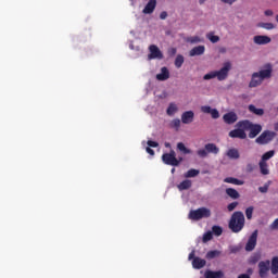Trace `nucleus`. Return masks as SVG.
Wrapping results in <instances>:
<instances>
[{
  "label": "nucleus",
  "mask_w": 278,
  "mask_h": 278,
  "mask_svg": "<svg viewBox=\"0 0 278 278\" xmlns=\"http://www.w3.org/2000/svg\"><path fill=\"white\" fill-rule=\"evenodd\" d=\"M274 129H275V131H278V123L274 124Z\"/></svg>",
  "instance_id": "56"
},
{
  "label": "nucleus",
  "mask_w": 278,
  "mask_h": 278,
  "mask_svg": "<svg viewBox=\"0 0 278 278\" xmlns=\"http://www.w3.org/2000/svg\"><path fill=\"white\" fill-rule=\"evenodd\" d=\"M271 157H275V150H270L268 152H265L262 155L261 162H268Z\"/></svg>",
  "instance_id": "32"
},
{
  "label": "nucleus",
  "mask_w": 278,
  "mask_h": 278,
  "mask_svg": "<svg viewBox=\"0 0 278 278\" xmlns=\"http://www.w3.org/2000/svg\"><path fill=\"white\" fill-rule=\"evenodd\" d=\"M238 251H240V248H238V247L230 248V253H238Z\"/></svg>",
  "instance_id": "51"
},
{
  "label": "nucleus",
  "mask_w": 278,
  "mask_h": 278,
  "mask_svg": "<svg viewBox=\"0 0 278 278\" xmlns=\"http://www.w3.org/2000/svg\"><path fill=\"white\" fill-rule=\"evenodd\" d=\"M262 260V254L260 253H253L249 258H248V264L250 265H255Z\"/></svg>",
  "instance_id": "26"
},
{
  "label": "nucleus",
  "mask_w": 278,
  "mask_h": 278,
  "mask_svg": "<svg viewBox=\"0 0 278 278\" xmlns=\"http://www.w3.org/2000/svg\"><path fill=\"white\" fill-rule=\"evenodd\" d=\"M146 151H147V153H149V155H155V151L149 147L146 148Z\"/></svg>",
  "instance_id": "50"
},
{
  "label": "nucleus",
  "mask_w": 278,
  "mask_h": 278,
  "mask_svg": "<svg viewBox=\"0 0 278 278\" xmlns=\"http://www.w3.org/2000/svg\"><path fill=\"white\" fill-rule=\"evenodd\" d=\"M223 121L226 123V125H233V123L238 121V114L233 112L226 113L223 116Z\"/></svg>",
  "instance_id": "15"
},
{
  "label": "nucleus",
  "mask_w": 278,
  "mask_h": 278,
  "mask_svg": "<svg viewBox=\"0 0 278 278\" xmlns=\"http://www.w3.org/2000/svg\"><path fill=\"white\" fill-rule=\"evenodd\" d=\"M206 264H207V261L199 256L194 257L192 261V267L195 268V270H201V268H205Z\"/></svg>",
  "instance_id": "17"
},
{
  "label": "nucleus",
  "mask_w": 278,
  "mask_h": 278,
  "mask_svg": "<svg viewBox=\"0 0 278 278\" xmlns=\"http://www.w3.org/2000/svg\"><path fill=\"white\" fill-rule=\"evenodd\" d=\"M212 216V211L207 207H200L193 211H190L189 218L190 220H201L202 218H210Z\"/></svg>",
  "instance_id": "6"
},
{
  "label": "nucleus",
  "mask_w": 278,
  "mask_h": 278,
  "mask_svg": "<svg viewBox=\"0 0 278 278\" xmlns=\"http://www.w3.org/2000/svg\"><path fill=\"white\" fill-rule=\"evenodd\" d=\"M247 273L251 277V275H253V269L252 268H248Z\"/></svg>",
  "instance_id": "55"
},
{
  "label": "nucleus",
  "mask_w": 278,
  "mask_h": 278,
  "mask_svg": "<svg viewBox=\"0 0 278 278\" xmlns=\"http://www.w3.org/2000/svg\"><path fill=\"white\" fill-rule=\"evenodd\" d=\"M226 155L229 157V160H240V152L236 148L229 149Z\"/></svg>",
  "instance_id": "22"
},
{
  "label": "nucleus",
  "mask_w": 278,
  "mask_h": 278,
  "mask_svg": "<svg viewBox=\"0 0 278 278\" xmlns=\"http://www.w3.org/2000/svg\"><path fill=\"white\" fill-rule=\"evenodd\" d=\"M269 228L271 229V231H275L278 229V218H276L269 226Z\"/></svg>",
  "instance_id": "44"
},
{
  "label": "nucleus",
  "mask_w": 278,
  "mask_h": 278,
  "mask_svg": "<svg viewBox=\"0 0 278 278\" xmlns=\"http://www.w3.org/2000/svg\"><path fill=\"white\" fill-rule=\"evenodd\" d=\"M225 184H232L233 186H244V180L235 178V177H227L224 179Z\"/></svg>",
  "instance_id": "24"
},
{
  "label": "nucleus",
  "mask_w": 278,
  "mask_h": 278,
  "mask_svg": "<svg viewBox=\"0 0 278 278\" xmlns=\"http://www.w3.org/2000/svg\"><path fill=\"white\" fill-rule=\"evenodd\" d=\"M131 1V3H134V0H130Z\"/></svg>",
  "instance_id": "59"
},
{
  "label": "nucleus",
  "mask_w": 278,
  "mask_h": 278,
  "mask_svg": "<svg viewBox=\"0 0 278 278\" xmlns=\"http://www.w3.org/2000/svg\"><path fill=\"white\" fill-rule=\"evenodd\" d=\"M177 149H178V151H180L185 155H190V153H192V150L186 148V144H184V142H178L177 143Z\"/></svg>",
  "instance_id": "29"
},
{
  "label": "nucleus",
  "mask_w": 278,
  "mask_h": 278,
  "mask_svg": "<svg viewBox=\"0 0 278 278\" xmlns=\"http://www.w3.org/2000/svg\"><path fill=\"white\" fill-rule=\"evenodd\" d=\"M236 127H242V129H245V131H250L249 138H251V139L257 138V136H260V134H262V125L253 124L249 119L239 121L236 124Z\"/></svg>",
  "instance_id": "4"
},
{
  "label": "nucleus",
  "mask_w": 278,
  "mask_h": 278,
  "mask_svg": "<svg viewBox=\"0 0 278 278\" xmlns=\"http://www.w3.org/2000/svg\"><path fill=\"white\" fill-rule=\"evenodd\" d=\"M170 77V72H168L167 67H162L161 73L156 75V79L159 81H166Z\"/></svg>",
  "instance_id": "21"
},
{
  "label": "nucleus",
  "mask_w": 278,
  "mask_h": 278,
  "mask_svg": "<svg viewBox=\"0 0 278 278\" xmlns=\"http://www.w3.org/2000/svg\"><path fill=\"white\" fill-rule=\"evenodd\" d=\"M226 194H227V197H229L233 201L240 199V192H238V190H236L233 188H227L226 189Z\"/></svg>",
  "instance_id": "23"
},
{
  "label": "nucleus",
  "mask_w": 278,
  "mask_h": 278,
  "mask_svg": "<svg viewBox=\"0 0 278 278\" xmlns=\"http://www.w3.org/2000/svg\"><path fill=\"white\" fill-rule=\"evenodd\" d=\"M214 238V233L212 231H207L203 235V242H210Z\"/></svg>",
  "instance_id": "38"
},
{
  "label": "nucleus",
  "mask_w": 278,
  "mask_h": 278,
  "mask_svg": "<svg viewBox=\"0 0 278 278\" xmlns=\"http://www.w3.org/2000/svg\"><path fill=\"white\" fill-rule=\"evenodd\" d=\"M194 121V112L193 111H186L181 114V123L184 125H190Z\"/></svg>",
  "instance_id": "14"
},
{
  "label": "nucleus",
  "mask_w": 278,
  "mask_h": 278,
  "mask_svg": "<svg viewBox=\"0 0 278 278\" xmlns=\"http://www.w3.org/2000/svg\"><path fill=\"white\" fill-rule=\"evenodd\" d=\"M257 235L258 231L254 230L252 235L249 237L248 242L245 244V251L250 253L251 251H255V247H257Z\"/></svg>",
  "instance_id": "9"
},
{
  "label": "nucleus",
  "mask_w": 278,
  "mask_h": 278,
  "mask_svg": "<svg viewBox=\"0 0 278 278\" xmlns=\"http://www.w3.org/2000/svg\"><path fill=\"white\" fill-rule=\"evenodd\" d=\"M269 273H271V275L278 274V256L271 258V265L270 260L261 261L258 263V277L268 278Z\"/></svg>",
  "instance_id": "1"
},
{
  "label": "nucleus",
  "mask_w": 278,
  "mask_h": 278,
  "mask_svg": "<svg viewBox=\"0 0 278 278\" xmlns=\"http://www.w3.org/2000/svg\"><path fill=\"white\" fill-rule=\"evenodd\" d=\"M172 174H175V167H174V168H172Z\"/></svg>",
  "instance_id": "57"
},
{
  "label": "nucleus",
  "mask_w": 278,
  "mask_h": 278,
  "mask_svg": "<svg viewBox=\"0 0 278 278\" xmlns=\"http://www.w3.org/2000/svg\"><path fill=\"white\" fill-rule=\"evenodd\" d=\"M206 38H207L210 41H212L214 45H215L216 42H219V40H220V37L214 35V33H208V34L206 35Z\"/></svg>",
  "instance_id": "35"
},
{
  "label": "nucleus",
  "mask_w": 278,
  "mask_h": 278,
  "mask_svg": "<svg viewBox=\"0 0 278 278\" xmlns=\"http://www.w3.org/2000/svg\"><path fill=\"white\" fill-rule=\"evenodd\" d=\"M258 27H263V29H275V24L273 23H261Z\"/></svg>",
  "instance_id": "39"
},
{
  "label": "nucleus",
  "mask_w": 278,
  "mask_h": 278,
  "mask_svg": "<svg viewBox=\"0 0 278 278\" xmlns=\"http://www.w3.org/2000/svg\"><path fill=\"white\" fill-rule=\"evenodd\" d=\"M255 45H268L270 43V37L265 35H256L253 38Z\"/></svg>",
  "instance_id": "19"
},
{
  "label": "nucleus",
  "mask_w": 278,
  "mask_h": 278,
  "mask_svg": "<svg viewBox=\"0 0 278 278\" xmlns=\"http://www.w3.org/2000/svg\"><path fill=\"white\" fill-rule=\"evenodd\" d=\"M194 251H192L190 254H189V260H192V262L194 261Z\"/></svg>",
  "instance_id": "54"
},
{
  "label": "nucleus",
  "mask_w": 278,
  "mask_h": 278,
  "mask_svg": "<svg viewBox=\"0 0 278 278\" xmlns=\"http://www.w3.org/2000/svg\"><path fill=\"white\" fill-rule=\"evenodd\" d=\"M222 3H228V5H233V3H236V1L238 0H220Z\"/></svg>",
  "instance_id": "49"
},
{
  "label": "nucleus",
  "mask_w": 278,
  "mask_h": 278,
  "mask_svg": "<svg viewBox=\"0 0 278 278\" xmlns=\"http://www.w3.org/2000/svg\"><path fill=\"white\" fill-rule=\"evenodd\" d=\"M211 232L214 233V236H223V227L213 226Z\"/></svg>",
  "instance_id": "36"
},
{
  "label": "nucleus",
  "mask_w": 278,
  "mask_h": 278,
  "mask_svg": "<svg viewBox=\"0 0 278 278\" xmlns=\"http://www.w3.org/2000/svg\"><path fill=\"white\" fill-rule=\"evenodd\" d=\"M200 110L203 114H211L212 118L214 119L220 118V113L218 112V110L212 109V106L210 105H202Z\"/></svg>",
  "instance_id": "13"
},
{
  "label": "nucleus",
  "mask_w": 278,
  "mask_h": 278,
  "mask_svg": "<svg viewBox=\"0 0 278 278\" xmlns=\"http://www.w3.org/2000/svg\"><path fill=\"white\" fill-rule=\"evenodd\" d=\"M249 112H252V114H255L256 116H264V109H256L255 105L250 104L248 106Z\"/></svg>",
  "instance_id": "27"
},
{
  "label": "nucleus",
  "mask_w": 278,
  "mask_h": 278,
  "mask_svg": "<svg viewBox=\"0 0 278 278\" xmlns=\"http://www.w3.org/2000/svg\"><path fill=\"white\" fill-rule=\"evenodd\" d=\"M177 188L180 191L190 190V188H192V180H189V179L182 180L179 185H177Z\"/></svg>",
  "instance_id": "25"
},
{
  "label": "nucleus",
  "mask_w": 278,
  "mask_h": 278,
  "mask_svg": "<svg viewBox=\"0 0 278 278\" xmlns=\"http://www.w3.org/2000/svg\"><path fill=\"white\" fill-rule=\"evenodd\" d=\"M258 191L262 192L263 194H265V192H268V185H265L263 187L258 188Z\"/></svg>",
  "instance_id": "48"
},
{
  "label": "nucleus",
  "mask_w": 278,
  "mask_h": 278,
  "mask_svg": "<svg viewBox=\"0 0 278 278\" xmlns=\"http://www.w3.org/2000/svg\"><path fill=\"white\" fill-rule=\"evenodd\" d=\"M210 153L212 155H218V153H220V148H218L216 143H206L204 144V149H200L197 151V155H199L202 159L207 157Z\"/></svg>",
  "instance_id": "5"
},
{
  "label": "nucleus",
  "mask_w": 278,
  "mask_h": 278,
  "mask_svg": "<svg viewBox=\"0 0 278 278\" xmlns=\"http://www.w3.org/2000/svg\"><path fill=\"white\" fill-rule=\"evenodd\" d=\"M258 166L263 175H270V170L268 169V163H266L265 161H260Z\"/></svg>",
  "instance_id": "28"
},
{
  "label": "nucleus",
  "mask_w": 278,
  "mask_h": 278,
  "mask_svg": "<svg viewBox=\"0 0 278 278\" xmlns=\"http://www.w3.org/2000/svg\"><path fill=\"white\" fill-rule=\"evenodd\" d=\"M228 227L232 233H240L244 229V213L240 211L235 212L230 217Z\"/></svg>",
  "instance_id": "3"
},
{
  "label": "nucleus",
  "mask_w": 278,
  "mask_h": 278,
  "mask_svg": "<svg viewBox=\"0 0 278 278\" xmlns=\"http://www.w3.org/2000/svg\"><path fill=\"white\" fill-rule=\"evenodd\" d=\"M177 104L175 103H169L167 110H166V114L167 116H174L175 113H177Z\"/></svg>",
  "instance_id": "31"
},
{
  "label": "nucleus",
  "mask_w": 278,
  "mask_h": 278,
  "mask_svg": "<svg viewBox=\"0 0 278 278\" xmlns=\"http://www.w3.org/2000/svg\"><path fill=\"white\" fill-rule=\"evenodd\" d=\"M238 278H251V276L249 274H241Z\"/></svg>",
  "instance_id": "53"
},
{
  "label": "nucleus",
  "mask_w": 278,
  "mask_h": 278,
  "mask_svg": "<svg viewBox=\"0 0 278 278\" xmlns=\"http://www.w3.org/2000/svg\"><path fill=\"white\" fill-rule=\"evenodd\" d=\"M172 127H174L175 129H179V127H181V119L176 118L172 122Z\"/></svg>",
  "instance_id": "40"
},
{
  "label": "nucleus",
  "mask_w": 278,
  "mask_h": 278,
  "mask_svg": "<svg viewBox=\"0 0 278 278\" xmlns=\"http://www.w3.org/2000/svg\"><path fill=\"white\" fill-rule=\"evenodd\" d=\"M189 42H191L192 45L197 43V42H201V38L199 37H191V39L189 40Z\"/></svg>",
  "instance_id": "47"
},
{
  "label": "nucleus",
  "mask_w": 278,
  "mask_h": 278,
  "mask_svg": "<svg viewBox=\"0 0 278 278\" xmlns=\"http://www.w3.org/2000/svg\"><path fill=\"white\" fill-rule=\"evenodd\" d=\"M258 77L264 81V79H270L273 76V65L267 64L265 65V70L256 72Z\"/></svg>",
  "instance_id": "12"
},
{
  "label": "nucleus",
  "mask_w": 278,
  "mask_h": 278,
  "mask_svg": "<svg viewBox=\"0 0 278 278\" xmlns=\"http://www.w3.org/2000/svg\"><path fill=\"white\" fill-rule=\"evenodd\" d=\"M231 71V63L226 62L219 71H212L203 76L205 81L208 79H218V81H225L229 77V72Z\"/></svg>",
  "instance_id": "2"
},
{
  "label": "nucleus",
  "mask_w": 278,
  "mask_h": 278,
  "mask_svg": "<svg viewBox=\"0 0 278 278\" xmlns=\"http://www.w3.org/2000/svg\"><path fill=\"white\" fill-rule=\"evenodd\" d=\"M160 18L161 21H166V18H168V13L166 11L161 12Z\"/></svg>",
  "instance_id": "46"
},
{
  "label": "nucleus",
  "mask_w": 278,
  "mask_h": 278,
  "mask_svg": "<svg viewBox=\"0 0 278 278\" xmlns=\"http://www.w3.org/2000/svg\"><path fill=\"white\" fill-rule=\"evenodd\" d=\"M229 138H239V140H247V129L237 127V129L230 130Z\"/></svg>",
  "instance_id": "11"
},
{
  "label": "nucleus",
  "mask_w": 278,
  "mask_h": 278,
  "mask_svg": "<svg viewBox=\"0 0 278 278\" xmlns=\"http://www.w3.org/2000/svg\"><path fill=\"white\" fill-rule=\"evenodd\" d=\"M262 81H264L260 75L255 72L252 74L251 81L249 84L250 88H257V86H262Z\"/></svg>",
  "instance_id": "18"
},
{
  "label": "nucleus",
  "mask_w": 278,
  "mask_h": 278,
  "mask_svg": "<svg viewBox=\"0 0 278 278\" xmlns=\"http://www.w3.org/2000/svg\"><path fill=\"white\" fill-rule=\"evenodd\" d=\"M203 53H205V46H197L189 51L190 58H194L195 55H203Z\"/></svg>",
  "instance_id": "20"
},
{
  "label": "nucleus",
  "mask_w": 278,
  "mask_h": 278,
  "mask_svg": "<svg viewBox=\"0 0 278 278\" xmlns=\"http://www.w3.org/2000/svg\"><path fill=\"white\" fill-rule=\"evenodd\" d=\"M184 55L178 54L175 59V66L176 68H181V66H184Z\"/></svg>",
  "instance_id": "34"
},
{
  "label": "nucleus",
  "mask_w": 278,
  "mask_h": 278,
  "mask_svg": "<svg viewBox=\"0 0 278 278\" xmlns=\"http://www.w3.org/2000/svg\"><path fill=\"white\" fill-rule=\"evenodd\" d=\"M157 5V0H149L146 4L144 9L142 10L143 14H153L155 12V8Z\"/></svg>",
  "instance_id": "16"
},
{
  "label": "nucleus",
  "mask_w": 278,
  "mask_h": 278,
  "mask_svg": "<svg viewBox=\"0 0 278 278\" xmlns=\"http://www.w3.org/2000/svg\"><path fill=\"white\" fill-rule=\"evenodd\" d=\"M147 144L149 148L152 147L153 149H156V147H160V143H157V141H152V140H148Z\"/></svg>",
  "instance_id": "43"
},
{
  "label": "nucleus",
  "mask_w": 278,
  "mask_h": 278,
  "mask_svg": "<svg viewBox=\"0 0 278 278\" xmlns=\"http://www.w3.org/2000/svg\"><path fill=\"white\" fill-rule=\"evenodd\" d=\"M162 160L164 164L167 166H179L180 161L177 160V156L175 155V151H170L169 153H164L162 155Z\"/></svg>",
  "instance_id": "8"
},
{
  "label": "nucleus",
  "mask_w": 278,
  "mask_h": 278,
  "mask_svg": "<svg viewBox=\"0 0 278 278\" xmlns=\"http://www.w3.org/2000/svg\"><path fill=\"white\" fill-rule=\"evenodd\" d=\"M276 21L278 22V15H276Z\"/></svg>",
  "instance_id": "58"
},
{
  "label": "nucleus",
  "mask_w": 278,
  "mask_h": 278,
  "mask_svg": "<svg viewBox=\"0 0 278 278\" xmlns=\"http://www.w3.org/2000/svg\"><path fill=\"white\" fill-rule=\"evenodd\" d=\"M265 16H273V10H266Z\"/></svg>",
  "instance_id": "52"
},
{
  "label": "nucleus",
  "mask_w": 278,
  "mask_h": 278,
  "mask_svg": "<svg viewBox=\"0 0 278 278\" xmlns=\"http://www.w3.org/2000/svg\"><path fill=\"white\" fill-rule=\"evenodd\" d=\"M199 173H201L199 169L191 168L185 174V177L186 179H190L192 177H197Z\"/></svg>",
  "instance_id": "33"
},
{
  "label": "nucleus",
  "mask_w": 278,
  "mask_h": 278,
  "mask_svg": "<svg viewBox=\"0 0 278 278\" xmlns=\"http://www.w3.org/2000/svg\"><path fill=\"white\" fill-rule=\"evenodd\" d=\"M276 136H277V134L275 131L265 130L255 139V142L257 144H268V142H271V140Z\"/></svg>",
  "instance_id": "7"
},
{
  "label": "nucleus",
  "mask_w": 278,
  "mask_h": 278,
  "mask_svg": "<svg viewBox=\"0 0 278 278\" xmlns=\"http://www.w3.org/2000/svg\"><path fill=\"white\" fill-rule=\"evenodd\" d=\"M149 51H150V54L148 55L149 60H162L164 58V54L162 53L160 48H157V46L155 45H151L149 47Z\"/></svg>",
  "instance_id": "10"
},
{
  "label": "nucleus",
  "mask_w": 278,
  "mask_h": 278,
  "mask_svg": "<svg viewBox=\"0 0 278 278\" xmlns=\"http://www.w3.org/2000/svg\"><path fill=\"white\" fill-rule=\"evenodd\" d=\"M206 260H214L216 257H220V251L218 250H211L205 255Z\"/></svg>",
  "instance_id": "30"
},
{
  "label": "nucleus",
  "mask_w": 278,
  "mask_h": 278,
  "mask_svg": "<svg viewBox=\"0 0 278 278\" xmlns=\"http://www.w3.org/2000/svg\"><path fill=\"white\" fill-rule=\"evenodd\" d=\"M255 208L253 206H249L247 210H245V216L248 218V220H251V218H253V211Z\"/></svg>",
  "instance_id": "37"
},
{
  "label": "nucleus",
  "mask_w": 278,
  "mask_h": 278,
  "mask_svg": "<svg viewBox=\"0 0 278 278\" xmlns=\"http://www.w3.org/2000/svg\"><path fill=\"white\" fill-rule=\"evenodd\" d=\"M255 170V165L253 163H248L245 166V173H253Z\"/></svg>",
  "instance_id": "41"
},
{
  "label": "nucleus",
  "mask_w": 278,
  "mask_h": 278,
  "mask_svg": "<svg viewBox=\"0 0 278 278\" xmlns=\"http://www.w3.org/2000/svg\"><path fill=\"white\" fill-rule=\"evenodd\" d=\"M237 207H238V202H232L227 205L228 212H233V210H236Z\"/></svg>",
  "instance_id": "42"
},
{
  "label": "nucleus",
  "mask_w": 278,
  "mask_h": 278,
  "mask_svg": "<svg viewBox=\"0 0 278 278\" xmlns=\"http://www.w3.org/2000/svg\"><path fill=\"white\" fill-rule=\"evenodd\" d=\"M167 53L170 58L177 55V48H169Z\"/></svg>",
  "instance_id": "45"
}]
</instances>
